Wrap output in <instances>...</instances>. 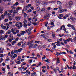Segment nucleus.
<instances>
[{"mask_svg": "<svg viewBox=\"0 0 76 76\" xmlns=\"http://www.w3.org/2000/svg\"><path fill=\"white\" fill-rule=\"evenodd\" d=\"M27 33L28 35H31V34H32V33L31 32H28Z\"/></svg>", "mask_w": 76, "mask_h": 76, "instance_id": "e433bc0d", "label": "nucleus"}, {"mask_svg": "<svg viewBox=\"0 0 76 76\" xmlns=\"http://www.w3.org/2000/svg\"><path fill=\"white\" fill-rule=\"evenodd\" d=\"M48 24V22L45 23V26L46 27H47V24Z\"/></svg>", "mask_w": 76, "mask_h": 76, "instance_id": "f704fd0d", "label": "nucleus"}, {"mask_svg": "<svg viewBox=\"0 0 76 76\" xmlns=\"http://www.w3.org/2000/svg\"><path fill=\"white\" fill-rule=\"evenodd\" d=\"M20 61H21L20 60L17 61L16 62V63H17V64H20Z\"/></svg>", "mask_w": 76, "mask_h": 76, "instance_id": "4be33fe9", "label": "nucleus"}, {"mask_svg": "<svg viewBox=\"0 0 76 76\" xmlns=\"http://www.w3.org/2000/svg\"><path fill=\"white\" fill-rule=\"evenodd\" d=\"M3 58H1V61H0V63H1V62H2L3 61Z\"/></svg>", "mask_w": 76, "mask_h": 76, "instance_id": "338daca9", "label": "nucleus"}, {"mask_svg": "<svg viewBox=\"0 0 76 76\" xmlns=\"http://www.w3.org/2000/svg\"><path fill=\"white\" fill-rule=\"evenodd\" d=\"M36 6H38V5L39 4V2L38 1H36Z\"/></svg>", "mask_w": 76, "mask_h": 76, "instance_id": "c9c22d12", "label": "nucleus"}, {"mask_svg": "<svg viewBox=\"0 0 76 76\" xmlns=\"http://www.w3.org/2000/svg\"><path fill=\"white\" fill-rule=\"evenodd\" d=\"M54 71L55 72V73H57V69L56 68H55L54 69Z\"/></svg>", "mask_w": 76, "mask_h": 76, "instance_id": "3c124183", "label": "nucleus"}, {"mask_svg": "<svg viewBox=\"0 0 76 76\" xmlns=\"http://www.w3.org/2000/svg\"><path fill=\"white\" fill-rule=\"evenodd\" d=\"M59 36L60 37H62L64 36V34H62V35L60 34H59Z\"/></svg>", "mask_w": 76, "mask_h": 76, "instance_id": "37998d69", "label": "nucleus"}, {"mask_svg": "<svg viewBox=\"0 0 76 76\" xmlns=\"http://www.w3.org/2000/svg\"><path fill=\"white\" fill-rule=\"evenodd\" d=\"M20 9H21V7H17L16 8V10L18 11V10H20Z\"/></svg>", "mask_w": 76, "mask_h": 76, "instance_id": "c85d7f7f", "label": "nucleus"}, {"mask_svg": "<svg viewBox=\"0 0 76 76\" xmlns=\"http://www.w3.org/2000/svg\"><path fill=\"white\" fill-rule=\"evenodd\" d=\"M13 16H14L15 15V14L17 13V11H16V10H13Z\"/></svg>", "mask_w": 76, "mask_h": 76, "instance_id": "f8f14e48", "label": "nucleus"}, {"mask_svg": "<svg viewBox=\"0 0 76 76\" xmlns=\"http://www.w3.org/2000/svg\"><path fill=\"white\" fill-rule=\"evenodd\" d=\"M4 37H5V38H7V37H8V35L7 34H6L5 35Z\"/></svg>", "mask_w": 76, "mask_h": 76, "instance_id": "e2e57ef3", "label": "nucleus"}, {"mask_svg": "<svg viewBox=\"0 0 76 76\" xmlns=\"http://www.w3.org/2000/svg\"><path fill=\"white\" fill-rule=\"evenodd\" d=\"M9 11H5V12L4 13V15L3 14H2L1 15V18H2V19H4V16H5L6 15H7V13H9Z\"/></svg>", "mask_w": 76, "mask_h": 76, "instance_id": "7ed1b4c3", "label": "nucleus"}, {"mask_svg": "<svg viewBox=\"0 0 76 76\" xmlns=\"http://www.w3.org/2000/svg\"><path fill=\"white\" fill-rule=\"evenodd\" d=\"M16 23H17L15 24V26L17 27L18 29H20V28H22L23 26V25H22V23H21L20 22H17ZM18 23L20 25V26H19V24H18Z\"/></svg>", "mask_w": 76, "mask_h": 76, "instance_id": "f257e3e1", "label": "nucleus"}, {"mask_svg": "<svg viewBox=\"0 0 76 76\" xmlns=\"http://www.w3.org/2000/svg\"><path fill=\"white\" fill-rule=\"evenodd\" d=\"M3 29H4L5 28H6V26H3L2 27Z\"/></svg>", "mask_w": 76, "mask_h": 76, "instance_id": "0e129e2a", "label": "nucleus"}, {"mask_svg": "<svg viewBox=\"0 0 76 76\" xmlns=\"http://www.w3.org/2000/svg\"><path fill=\"white\" fill-rule=\"evenodd\" d=\"M31 4H28V6H27L28 7V8H29V7H30V6H31Z\"/></svg>", "mask_w": 76, "mask_h": 76, "instance_id": "864d4df0", "label": "nucleus"}, {"mask_svg": "<svg viewBox=\"0 0 76 76\" xmlns=\"http://www.w3.org/2000/svg\"><path fill=\"white\" fill-rule=\"evenodd\" d=\"M29 48H36V46H35V44L30 43V45L29 46Z\"/></svg>", "mask_w": 76, "mask_h": 76, "instance_id": "39448f33", "label": "nucleus"}, {"mask_svg": "<svg viewBox=\"0 0 76 76\" xmlns=\"http://www.w3.org/2000/svg\"><path fill=\"white\" fill-rule=\"evenodd\" d=\"M71 42H73V39L72 38H70V40Z\"/></svg>", "mask_w": 76, "mask_h": 76, "instance_id": "680f3d73", "label": "nucleus"}, {"mask_svg": "<svg viewBox=\"0 0 76 76\" xmlns=\"http://www.w3.org/2000/svg\"><path fill=\"white\" fill-rule=\"evenodd\" d=\"M48 41H49V42H51V41H52V40L50 39H48Z\"/></svg>", "mask_w": 76, "mask_h": 76, "instance_id": "5fc2aeb1", "label": "nucleus"}, {"mask_svg": "<svg viewBox=\"0 0 76 76\" xmlns=\"http://www.w3.org/2000/svg\"><path fill=\"white\" fill-rule=\"evenodd\" d=\"M4 9V8L2 7L0 8V13L1 14L3 13V11Z\"/></svg>", "mask_w": 76, "mask_h": 76, "instance_id": "9b49d317", "label": "nucleus"}, {"mask_svg": "<svg viewBox=\"0 0 76 76\" xmlns=\"http://www.w3.org/2000/svg\"><path fill=\"white\" fill-rule=\"evenodd\" d=\"M64 25L62 26L61 27V28L60 29V30H61L62 29H63V28H64V27H65Z\"/></svg>", "mask_w": 76, "mask_h": 76, "instance_id": "c03bdc74", "label": "nucleus"}, {"mask_svg": "<svg viewBox=\"0 0 76 76\" xmlns=\"http://www.w3.org/2000/svg\"><path fill=\"white\" fill-rule=\"evenodd\" d=\"M59 12H60V13H62V12H64V10L63 9L60 10Z\"/></svg>", "mask_w": 76, "mask_h": 76, "instance_id": "2f4dec72", "label": "nucleus"}, {"mask_svg": "<svg viewBox=\"0 0 76 76\" xmlns=\"http://www.w3.org/2000/svg\"><path fill=\"white\" fill-rule=\"evenodd\" d=\"M59 16H58V18H59V19H62V17H63V15L61 14H60L59 15Z\"/></svg>", "mask_w": 76, "mask_h": 76, "instance_id": "4468645a", "label": "nucleus"}, {"mask_svg": "<svg viewBox=\"0 0 76 76\" xmlns=\"http://www.w3.org/2000/svg\"><path fill=\"white\" fill-rule=\"evenodd\" d=\"M63 29L65 31V32H66V28L64 27H63Z\"/></svg>", "mask_w": 76, "mask_h": 76, "instance_id": "8fccbe9b", "label": "nucleus"}, {"mask_svg": "<svg viewBox=\"0 0 76 76\" xmlns=\"http://www.w3.org/2000/svg\"><path fill=\"white\" fill-rule=\"evenodd\" d=\"M21 57L20 56H18V58L17 59L18 60H20L21 59Z\"/></svg>", "mask_w": 76, "mask_h": 76, "instance_id": "a878e982", "label": "nucleus"}, {"mask_svg": "<svg viewBox=\"0 0 76 76\" xmlns=\"http://www.w3.org/2000/svg\"><path fill=\"white\" fill-rule=\"evenodd\" d=\"M24 19H27L29 18V16L26 13H25L24 15Z\"/></svg>", "mask_w": 76, "mask_h": 76, "instance_id": "423d86ee", "label": "nucleus"}, {"mask_svg": "<svg viewBox=\"0 0 76 76\" xmlns=\"http://www.w3.org/2000/svg\"><path fill=\"white\" fill-rule=\"evenodd\" d=\"M9 19L10 20H12V17H10L9 18Z\"/></svg>", "mask_w": 76, "mask_h": 76, "instance_id": "79ce46f5", "label": "nucleus"}, {"mask_svg": "<svg viewBox=\"0 0 76 76\" xmlns=\"http://www.w3.org/2000/svg\"><path fill=\"white\" fill-rule=\"evenodd\" d=\"M48 10H51V8L50 7H48V8L47 9Z\"/></svg>", "mask_w": 76, "mask_h": 76, "instance_id": "bf43d9fd", "label": "nucleus"}, {"mask_svg": "<svg viewBox=\"0 0 76 76\" xmlns=\"http://www.w3.org/2000/svg\"><path fill=\"white\" fill-rule=\"evenodd\" d=\"M69 53L70 54H73V52H72L71 50H70Z\"/></svg>", "mask_w": 76, "mask_h": 76, "instance_id": "09e8293b", "label": "nucleus"}, {"mask_svg": "<svg viewBox=\"0 0 76 76\" xmlns=\"http://www.w3.org/2000/svg\"><path fill=\"white\" fill-rule=\"evenodd\" d=\"M19 5V3L18 2H16L15 4H14V6H18Z\"/></svg>", "mask_w": 76, "mask_h": 76, "instance_id": "cd10ccee", "label": "nucleus"}, {"mask_svg": "<svg viewBox=\"0 0 76 76\" xmlns=\"http://www.w3.org/2000/svg\"><path fill=\"white\" fill-rule=\"evenodd\" d=\"M52 36L53 38H54L55 37V33H54V32H52Z\"/></svg>", "mask_w": 76, "mask_h": 76, "instance_id": "6ab92c4d", "label": "nucleus"}, {"mask_svg": "<svg viewBox=\"0 0 76 76\" xmlns=\"http://www.w3.org/2000/svg\"><path fill=\"white\" fill-rule=\"evenodd\" d=\"M21 43H23V42H19L18 43L17 45H18V46H20V45H21Z\"/></svg>", "mask_w": 76, "mask_h": 76, "instance_id": "c756f323", "label": "nucleus"}, {"mask_svg": "<svg viewBox=\"0 0 76 76\" xmlns=\"http://www.w3.org/2000/svg\"><path fill=\"white\" fill-rule=\"evenodd\" d=\"M43 47L44 48H46V47H47V46H46V45H44L43 46Z\"/></svg>", "mask_w": 76, "mask_h": 76, "instance_id": "69168bd1", "label": "nucleus"}, {"mask_svg": "<svg viewBox=\"0 0 76 76\" xmlns=\"http://www.w3.org/2000/svg\"><path fill=\"white\" fill-rule=\"evenodd\" d=\"M32 36H33V35H32L31 36H29L28 37V39H29V38H30L31 39L32 38H33L32 37Z\"/></svg>", "mask_w": 76, "mask_h": 76, "instance_id": "bb28decb", "label": "nucleus"}, {"mask_svg": "<svg viewBox=\"0 0 76 76\" xmlns=\"http://www.w3.org/2000/svg\"><path fill=\"white\" fill-rule=\"evenodd\" d=\"M41 46H39L38 47V48L39 49V50H41Z\"/></svg>", "mask_w": 76, "mask_h": 76, "instance_id": "a18cd8bd", "label": "nucleus"}, {"mask_svg": "<svg viewBox=\"0 0 76 76\" xmlns=\"http://www.w3.org/2000/svg\"><path fill=\"white\" fill-rule=\"evenodd\" d=\"M31 25V23H28V26H30Z\"/></svg>", "mask_w": 76, "mask_h": 76, "instance_id": "052dcab7", "label": "nucleus"}, {"mask_svg": "<svg viewBox=\"0 0 76 76\" xmlns=\"http://www.w3.org/2000/svg\"><path fill=\"white\" fill-rule=\"evenodd\" d=\"M15 6H14V4L11 7L12 9H16V7H15Z\"/></svg>", "mask_w": 76, "mask_h": 76, "instance_id": "393cba45", "label": "nucleus"}, {"mask_svg": "<svg viewBox=\"0 0 76 76\" xmlns=\"http://www.w3.org/2000/svg\"><path fill=\"white\" fill-rule=\"evenodd\" d=\"M32 24L34 25H38V23H33Z\"/></svg>", "mask_w": 76, "mask_h": 76, "instance_id": "49530a36", "label": "nucleus"}, {"mask_svg": "<svg viewBox=\"0 0 76 76\" xmlns=\"http://www.w3.org/2000/svg\"><path fill=\"white\" fill-rule=\"evenodd\" d=\"M73 69L74 70L75 69H76V67L75 65H74L73 66Z\"/></svg>", "mask_w": 76, "mask_h": 76, "instance_id": "de8ad7c7", "label": "nucleus"}, {"mask_svg": "<svg viewBox=\"0 0 76 76\" xmlns=\"http://www.w3.org/2000/svg\"><path fill=\"white\" fill-rule=\"evenodd\" d=\"M27 23V21L26 20H24L23 21V23L24 24L23 25V26L25 28H27L28 27H27V24H26V23Z\"/></svg>", "mask_w": 76, "mask_h": 76, "instance_id": "20e7f679", "label": "nucleus"}, {"mask_svg": "<svg viewBox=\"0 0 76 76\" xmlns=\"http://www.w3.org/2000/svg\"><path fill=\"white\" fill-rule=\"evenodd\" d=\"M2 40H5L6 39V38L4 37L2 38Z\"/></svg>", "mask_w": 76, "mask_h": 76, "instance_id": "13d9d810", "label": "nucleus"}, {"mask_svg": "<svg viewBox=\"0 0 76 76\" xmlns=\"http://www.w3.org/2000/svg\"><path fill=\"white\" fill-rule=\"evenodd\" d=\"M26 45V44L25 43H23V44L22 47L23 48H24L25 47V45Z\"/></svg>", "mask_w": 76, "mask_h": 76, "instance_id": "412c9836", "label": "nucleus"}, {"mask_svg": "<svg viewBox=\"0 0 76 76\" xmlns=\"http://www.w3.org/2000/svg\"><path fill=\"white\" fill-rule=\"evenodd\" d=\"M9 37H11V38H13V34H11L9 36Z\"/></svg>", "mask_w": 76, "mask_h": 76, "instance_id": "473e14b6", "label": "nucleus"}, {"mask_svg": "<svg viewBox=\"0 0 76 76\" xmlns=\"http://www.w3.org/2000/svg\"><path fill=\"white\" fill-rule=\"evenodd\" d=\"M61 9H62V7L61 6V5H60L59 6V10H61Z\"/></svg>", "mask_w": 76, "mask_h": 76, "instance_id": "72a5a7b5", "label": "nucleus"}, {"mask_svg": "<svg viewBox=\"0 0 76 76\" xmlns=\"http://www.w3.org/2000/svg\"><path fill=\"white\" fill-rule=\"evenodd\" d=\"M57 62H56V65H57L58 63H60V60H59V58H57Z\"/></svg>", "mask_w": 76, "mask_h": 76, "instance_id": "f3484780", "label": "nucleus"}, {"mask_svg": "<svg viewBox=\"0 0 76 76\" xmlns=\"http://www.w3.org/2000/svg\"><path fill=\"white\" fill-rule=\"evenodd\" d=\"M13 12V10H10L9 12L7 13V15L8 16H10L12 15V13Z\"/></svg>", "mask_w": 76, "mask_h": 76, "instance_id": "1a4fd4ad", "label": "nucleus"}, {"mask_svg": "<svg viewBox=\"0 0 76 76\" xmlns=\"http://www.w3.org/2000/svg\"><path fill=\"white\" fill-rule=\"evenodd\" d=\"M7 67L8 69H10V67H9V65H7Z\"/></svg>", "mask_w": 76, "mask_h": 76, "instance_id": "6e6d98bb", "label": "nucleus"}, {"mask_svg": "<svg viewBox=\"0 0 76 76\" xmlns=\"http://www.w3.org/2000/svg\"><path fill=\"white\" fill-rule=\"evenodd\" d=\"M28 7L26 6H24L23 8V10H28Z\"/></svg>", "mask_w": 76, "mask_h": 76, "instance_id": "ddd939ff", "label": "nucleus"}, {"mask_svg": "<svg viewBox=\"0 0 76 76\" xmlns=\"http://www.w3.org/2000/svg\"><path fill=\"white\" fill-rule=\"evenodd\" d=\"M15 39V38L14 37L10 38L9 39V42H12V41Z\"/></svg>", "mask_w": 76, "mask_h": 76, "instance_id": "9d476101", "label": "nucleus"}, {"mask_svg": "<svg viewBox=\"0 0 76 76\" xmlns=\"http://www.w3.org/2000/svg\"><path fill=\"white\" fill-rule=\"evenodd\" d=\"M10 32H11V31H10V30H9L8 31H7V34H10Z\"/></svg>", "mask_w": 76, "mask_h": 76, "instance_id": "a19ab883", "label": "nucleus"}, {"mask_svg": "<svg viewBox=\"0 0 76 76\" xmlns=\"http://www.w3.org/2000/svg\"><path fill=\"white\" fill-rule=\"evenodd\" d=\"M19 1L21 2L22 3H24V1L23 0H19Z\"/></svg>", "mask_w": 76, "mask_h": 76, "instance_id": "4c0bfd02", "label": "nucleus"}, {"mask_svg": "<svg viewBox=\"0 0 76 76\" xmlns=\"http://www.w3.org/2000/svg\"><path fill=\"white\" fill-rule=\"evenodd\" d=\"M35 42L36 44H39V41H38L36 40L35 41Z\"/></svg>", "mask_w": 76, "mask_h": 76, "instance_id": "ea45409f", "label": "nucleus"}, {"mask_svg": "<svg viewBox=\"0 0 76 76\" xmlns=\"http://www.w3.org/2000/svg\"><path fill=\"white\" fill-rule=\"evenodd\" d=\"M51 25H52V27H53V26H54V22H51L50 23Z\"/></svg>", "mask_w": 76, "mask_h": 76, "instance_id": "7c9ffc66", "label": "nucleus"}, {"mask_svg": "<svg viewBox=\"0 0 76 76\" xmlns=\"http://www.w3.org/2000/svg\"><path fill=\"white\" fill-rule=\"evenodd\" d=\"M21 18L20 16H16L15 17V19L17 21H18V20H20Z\"/></svg>", "mask_w": 76, "mask_h": 76, "instance_id": "6e6552de", "label": "nucleus"}, {"mask_svg": "<svg viewBox=\"0 0 76 76\" xmlns=\"http://www.w3.org/2000/svg\"><path fill=\"white\" fill-rule=\"evenodd\" d=\"M2 70L3 71H4V72L5 71V69L3 67L2 68Z\"/></svg>", "mask_w": 76, "mask_h": 76, "instance_id": "4d7b16f0", "label": "nucleus"}, {"mask_svg": "<svg viewBox=\"0 0 76 76\" xmlns=\"http://www.w3.org/2000/svg\"><path fill=\"white\" fill-rule=\"evenodd\" d=\"M67 26L68 27H71L73 29V30H75V27H74V26H73V25H72L71 24H68L67 25Z\"/></svg>", "mask_w": 76, "mask_h": 76, "instance_id": "0eeeda50", "label": "nucleus"}, {"mask_svg": "<svg viewBox=\"0 0 76 76\" xmlns=\"http://www.w3.org/2000/svg\"><path fill=\"white\" fill-rule=\"evenodd\" d=\"M22 50H23V48H20L18 50V53H20V52Z\"/></svg>", "mask_w": 76, "mask_h": 76, "instance_id": "aec40b11", "label": "nucleus"}, {"mask_svg": "<svg viewBox=\"0 0 76 76\" xmlns=\"http://www.w3.org/2000/svg\"><path fill=\"white\" fill-rule=\"evenodd\" d=\"M26 33V31H22V33H20L21 35H24V34Z\"/></svg>", "mask_w": 76, "mask_h": 76, "instance_id": "dca6fc26", "label": "nucleus"}, {"mask_svg": "<svg viewBox=\"0 0 76 76\" xmlns=\"http://www.w3.org/2000/svg\"><path fill=\"white\" fill-rule=\"evenodd\" d=\"M45 8H43L40 11V12L41 13H42V12H44V11H45Z\"/></svg>", "mask_w": 76, "mask_h": 76, "instance_id": "a211bd4d", "label": "nucleus"}, {"mask_svg": "<svg viewBox=\"0 0 76 76\" xmlns=\"http://www.w3.org/2000/svg\"><path fill=\"white\" fill-rule=\"evenodd\" d=\"M3 32H4V31H3L1 30L0 31V35H2Z\"/></svg>", "mask_w": 76, "mask_h": 76, "instance_id": "5701e85b", "label": "nucleus"}, {"mask_svg": "<svg viewBox=\"0 0 76 76\" xmlns=\"http://www.w3.org/2000/svg\"><path fill=\"white\" fill-rule=\"evenodd\" d=\"M51 15V14L50 13H46L44 15V19H48L50 17V15Z\"/></svg>", "mask_w": 76, "mask_h": 76, "instance_id": "f03ea898", "label": "nucleus"}, {"mask_svg": "<svg viewBox=\"0 0 76 76\" xmlns=\"http://www.w3.org/2000/svg\"><path fill=\"white\" fill-rule=\"evenodd\" d=\"M31 19L32 18H29L28 19V21H30Z\"/></svg>", "mask_w": 76, "mask_h": 76, "instance_id": "774afa93", "label": "nucleus"}, {"mask_svg": "<svg viewBox=\"0 0 76 76\" xmlns=\"http://www.w3.org/2000/svg\"><path fill=\"white\" fill-rule=\"evenodd\" d=\"M73 4V2L72 1H70L69 3V5H72Z\"/></svg>", "mask_w": 76, "mask_h": 76, "instance_id": "58836bf2", "label": "nucleus"}, {"mask_svg": "<svg viewBox=\"0 0 76 76\" xmlns=\"http://www.w3.org/2000/svg\"><path fill=\"white\" fill-rule=\"evenodd\" d=\"M32 30V29H31V28H30L28 29H27L26 30V32H31V31Z\"/></svg>", "mask_w": 76, "mask_h": 76, "instance_id": "2eb2a0df", "label": "nucleus"}, {"mask_svg": "<svg viewBox=\"0 0 76 76\" xmlns=\"http://www.w3.org/2000/svg\"><path fill=\"white\" fill-rule=\"evenodd\" d=\"M17 36H18V37H20V36H21V35L19 33H18L17 34Z\"/></svg>", "mask_w": 76, "mask_h": 76, "instance_id": "603ef678", "label": "nucleus"}, {"mask_svg": "<svg viewBox=\"0 0 76 76\" xmlns=\"http://www.w3.org/2000/svg\"><path fill=\"white\" fill-rule=\"evenodd\" d=\"M57 3L58 4H59L60 5L62 4L61 2L59 1H57Z\"/></svg>", "mask_w": 76, "mask_h": 76, "instance_id": "b1692460", "label": "nucleus"}]
</instances>
